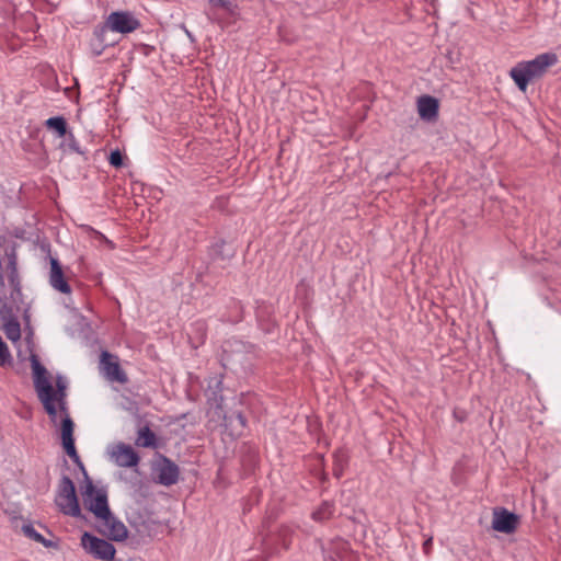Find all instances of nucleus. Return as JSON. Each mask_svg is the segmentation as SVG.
Here are the masks:
<instances>
[{
	"mask_svg": "<svg viewBox=\"0 0 561 561\" xmlns=\"http://www.w3.org/2000/svg\"><path fill=\"white\" fill-rule=\"evenodd\" d=\"M3 273L7 274L11 287L10 300L12 304H18L22 299V288L14 242L0 244V328L7 339L16 342L21 339V325L13 312L12 305L8 302Z\"/></svg>",
	"mask_w": 561,
	"mask_h": 561,
	"instance_id": "nucleus-1",
	"label": "nucleus"
},
{
	"mask_svg": "<svg viewBox=\"0 0 561 561\" xmlns=\"http://www.w3.org/2000/svg\"><path fill=\"white\" fill-rule=\"evenodd\" d=\"M558 61L553 53L538 55L535 59L520 61L510 71L511 78L522 92H526L531 81L538 80L548 71L550 66Z\"/></svg>",
	"mask_w": 561,
	"mask_h": 561,
	"instance_id": "nucleus-2",
	"label": "nucleus"
},
{
	"mask_svg": "<svg viewBox=\"0 0 561 561\" xmlns=\"http://www.w3.org/2000/svg\"><path fill=\"white\" fill-rule=\"evenodd\" d=\"M84 482L85 486L84 491H82L84 507L93 513L98 519L108 516L111 510L106 491L104 489H96L88 473H85Z\"/></svg>",
	"mask_w": 561,
	"mask_h": 561,
	"instance_id": "nucleus-3",
	"label": "nucleus"
},
{
	"mask_svg": "<svg viewBox=\"0 0 561 561\" xmlns=\"http://www.w3.org/2000/svg\"><path fill=\"white\" fill-rule=\"evenodd\" d=\"M37 397H38L39 401L42 402L45 412L48 414L50 421L54 424L57 423V415H58V410H57L56 404L58 405V409H59L62 417H65L66 415H70L68 412L67 401H66V397H67L66 386L62 382L61 378H58V380L56 382V388H54L53 385L50 383V390H48L46 393L47 402L45 401L46 400L45 396L37 394Z\"/></svg>",
	"mask_w": 561,
	"mask_h": 561,
	"instance_id": "nucleus-4",
	"label": "nucleus"
},
{
	"mask_svg": "<svg viewBox=\"0 0 561 561\" xmlns=\"http://www.w3.org/2000/svg\"><path fill=\"white\" fill-rule=\"evenodd\" d=\"M81 545L88 553L96 559L112 561L115 558L116 549L113 543L90 533L85 531L82 535Z\"/></svg>",
	"mask_w": 561,
	"mask_h": 561,
	"instance_id": "nucleus-5",
	"label": "nucleus"
},
{
	"mask_svg": "<svg viewBox=\"0 0 561 561\" xmlns=\"http://www.w3.org/2000/svg\"><path fill=\"white\" fill-rule=\"evenodd\" d=\"M107 26L112 32L129 34L140 28L141 23L130 11H113L107 16Z\"/></svg>",
	"mask_w": 561,
	"mask_h": 561,
	"instance_id": "nucleus-6",
	"label": "nucleus"
},
{
	"mask_svg": "<svg viewBox=\"0 0 561 561\" xmlns=\"http://www.w3.org/2000/svg\"><path fill=\"white\" fill-rule=\"evenodd\" d=\"M73 430H75V423L70 415H66L61 419L60 422V434H61V443L65 453L72 459V461L81 469L83 472V476L85 477V468L77 453L76 446H75V438H73Z\"/></svg>",
	"mask_w": 561,
	"mask_h": 561,
	"instance_id": "nucleus-7",
	"label": "nucleus"
},
{
	"mask_svg": "<svg viewBox=\"0 0 561 561\" xmlns=\"http://www.w3.org/2000/svg\"><path fill=\"white\" fill-rule=\"evenodd\" d=\"M519 523V516L505 507L496 506L492 511V528L499 533L513 534Z\"/></svg>",
	"mask_w": 561,
	"mask_h": 561,
	"instance_id": "nucleus-8",
	"label": "nucleus"
},
{
	"mask_svg": "<svg viewBox=\"0 0 561 561\" xmlns=\"http://www.w3.org/2000/svg\"><path fill=\"white\" fill-rule=\"evenodd\" d=\"M238 5L236 2H210L207 14L209 19L220 25H228L236 22L238 16Z\"/></svg>",
	"mask_w": 561,
	"mask_h": 561,
	"instance_id": "nucleus-9",
	"label": "nucleus"
},
{
	"mask_svg": "<svg viewBox=\"0 0 561 561\" xmlns=\"http://www.w3.org/2000/svg\"><path fill=\"white\" fill-rule=\"evenodd\" d=\"M100 368L103 375L111 381L126 383L128 381L127 375L122 369L117 356L103 351L100 358Z\"/></svg>",
	"mask_w": 561,
	"mask_h": 561,
	"instance_id": "nucleus-10",
	"label": "nucleus"
},
{
	"mask_svg": "<svg viewBox=\"0 0 561 561\" xmlns=\"http://www.w3.org/2000/svg\"><path fill=\"white\" fill-rule=\"evenodd\" d=\"M99 520L101 522L99 531L110 540L121 542L127 539L128 530L126 526L112 512H110L108 516L101 517Z\"/></svg>",
	"mask_w": 561,
	"mask_h": 561,
	"instance_id": "nucleus-11",
	"label": "nucleus"
},
{
	"mask_svg": "<svg viewBox=\"0 0 561 561\" xmlns=\"http://www.w3.org/2000/svg\"><path fill=\"white\" fill-rule=\"evenodd\" d=\"M294 535L295 528L293 526L286 524L280 525L273 538L271 537L270 539L264 540L265 557L262 561H266L268 557L276 553V549L271 547L270 540H274L275 542L279 543L284 550H288L291 545Z\"/></svg>",
	"mask_w": 561,
	"mask_h": 561,
	"instance_id": "nucleus-12",
	"label": "nucleus"
},
{
	"mask_svg": "<svg viewBox=\"0 0 561 561\" xmlns=\"http://www.w3.org/2000/svg\"><path fill=\"white\" fill-rule=\"evenodd\" d=\"M33 378H34V387L37 394L46 396L47 391L50 390V381L48 379L47 369L41 364L39 358L36 354H31L30 356ZM47 399V397H45ZM47 402V400H45Z\"/></svg>",
	"mask_w": 561,
	"mask_h": 561,
	"instance_id": "nucleus-13",
	"label": "nucleus"
},
{
	"mask_svg": "<svg viewBox=\"0 0 561 561\" xmlns=\"http://www.w3.org/2000/svg\"><path fill=\"white\" fill-rule=\"evenodd\" d=\"M50 272H49V284L51 287L65 295H70L72 289L70 284L68 283L67 277L62 271V267L59 261L55 257L50 256Z\"/></svg>",
	"mask_w": 561,
	"mask_h": 561,
	"instance_id": "nucleus-14",
	"label": "nucleus"
},
{
	"mask_svg": "<svg viewBox=\"0 0 561 561\" xmlns=\"http://www.w3.org/2000/svg\"><path fill=\"white\" fill-rule=\"evenodd\" d=\"M324 561H342L346 559L351 552L350 543L337 537L330 541L328 548L321 545Z\"/></svg>",
	"mask_w": 561,
	"mask_h": 561,
	"instance_id": "nucleus-15",
	"label": "nucleus"
},
{
	"mask_svg": "<svg viewBox=\"0 0 561 561\" xmlns=\"http://www.w3.org/2000/svg\"><path fill=\"white\" fill-rule=\"evenodd\" d=\"M115 462L119 467H136L139 463V455L134 448L124 443H119L112 454Z\"/></svg>",
	"mask_w": 561,
	"mask_h": 561,
	"instance_id": "nucleus-16",
	"label": "nucleus"
},
{
	"mask_svg": "<svg viewBox=\"0 0 561 561\" xmlns=\"http://www.w3.org/2000/svg\"><path fill=\"white\" fill-rule=\"evenodd\" d=\"M417 111L422 119L434 121L438 116V100L431 95H422L417 99Z\"/></svg>",
	"mask_w": 561,
	"mask_h": 561,
	"instance_id": "nucleus-17",
	"label": "nucleus"
},
{
	"mask_svg": "<svg viewBox=\"0 0 561 561\" xmlns=\"http://www.w3.org/2000/svg\"><path fill=\"white\" fill-rule=\"evenodd\" d=\"M56 505L59 507L60 512L65 515H69L72 517L81 516V510L78 501L77 493L71 494H57L56 496Z\"/></svg>",
	"mask_w": 561,
	"mask_h": 561,
	"instance_id": "nucleus-18",
	"label": "nucleus"
},
{
	"mask_svg": "<svg viewBox=\"0 0 561 561\" xmlns=\"http://www.w3.org/2000/svg\"><path fill=\"white\" fill-rule=\"evenodd\" d=\"M180 470L178 465L164 457L159 468V482L163 485L175 484L179 480Z\"/></svg>",
	"mask_w": 561,
	"mask_h": 561,
	"instance_id": "nucleus-19",
	"label": "nucleus"
},
{
	"mask_svg": "<svg viewBox=\"0 0 561 561\" xmlns=\"http://www.w3.org/2000/svg\"><path fill=\"white\" fill-rule=\"evenodd\" d=\"M216 403L211 405L207 412L208 424H214L213 430L217 426L224 427V432L226 433V424L229 421V415L226 413L222 407V398L220 401L215 400Z\"/></svg>",
	"mask_w": 561,
	"mask_h": 561,
	"instance_id": "nucleus-20",
	"label": "nucleus"
},
{
	"mask_svg": "<svg viewBox=\"0 0 561 561\" xmlns=\"http://www.w3.org/2000/svg\"><path fill=\"white\" fill-rule=\"evenodd\" d=\"M241 463L245 472L252 473L259 463L257 449L249 444L241 447Z\"/></svg>",
	"mask_w": 561,
	"mask_h": 561,
	"instance_id": "nucleus-21",
	"label": "nucleus"
},
{
	"mask_svg": "<svg viewBox=\"0 0 561 561\" xmlns=\"http://www.w3.org/2000/svg\"><path fill=\"white\" fill-rule=\"evenodd\" d=\"M247 426V419L241 412H233L229 415L226 424V433L230 436H240Z\"/></svg>",
	"mask_w": 561,
	"mask_h": 561,
	"instance_id": "nucleus-22",
	"label": "nucleus"
},
{
	"mask_svg": "<svg viewBox=\"0 0 561 561\" xmlns=\"http://www.w3.org/2000/svg\"><path fill=\"white\" fill-rule=\"evenodd\" d=\"M136 438V445L144 448H156L157 437L156 434L150 430L148 425H145L138 430Z\"/></svg>",
	"mask_w": 561,
	"mask_h": 561,
	"instance_id": "nucleus-23",
	"label": "nucleus"
},
{
	"mask_svg": "<svg viewBox=\"0 0 561 561\" xmlns=\"http://www.w3.org/2000/svg\"><path fill=\"white\" fill-rule=\"evenodd\" d=\"M45 126L55 131L60 138L66 137L68 134V123L64 116H54L45 122Z\"/></svg>",
	"mask_w": 561,
	"mask_h": 561,
	"instance_id": "nucleus-24",
	"label": "nucleus"
},
{
	"mask_svg": "<svg viewBox=\"0 0 561 561\" xmlns=\"http://www.w3.org/2000/svg\"><path fill=\"white\" fill-rule=\"evenodd\" d=\"M334 504L329 501H324L321 505L312 513L311 517L316 522L323 523L333 517Z\"/></svg>",
	"mask_w": 561,
	"mask_h": 561,
	"instance_id": "nucleus-25",
	"label": "nucleus"
},
{
	"mask_svg": "<svg viewBox=\"0 0 561 561\" xmlns=\"http://www.w3.org/2000/svg\"><path fill=\"white\" fill-rule=\"evenodd\" d=\"M333 457V476L339 479L343 474L344 467L346 466L347 455L345 454L344 450L339 449L334 453Z\"/></svg>",
	"mask_w": 561,
	"mask_h": 561,
	"instance_id": "nucleus-26",
	"label": "nucleus"
},
{
	"mask_svg": "<svg viewBox=\"0 0 561 561\" xmlns=\"http://www.w3.org/2000/svg\"><path fill=\"white\" fill-rule=\"evenodd\" d=\"M22 530L27 538L36 542H39L47 548L53 546V542L50 540L45 539L39 533H37L32 524L23 525Z\"/></svg>",
	"mask_w": 561,
	"mask_h": 561,
	"instance_id": "nucleus-27",
	"label": "nucleus"
},
{
	"mask_svg": "<svg viewBox=\"0 0 561 561\" xmlns=\"http://www.w3.org/2000/svg\"><path fill=\"white\" fill-rule=\"evenodd\" d=\"M76 493V486L73 481L68 477L64 476L59 483V489L57 494H73Z\"/></svg>",
	"mask_w": 561,
	"mask_h": 561,
	"instance_id": "nucleus-28",
	"label": "nucleus"
},
{
	"mask_svg": "<svg viewBox=\"0 0 561 561\" xmlns=\"http://www.w3.org/2000/svg\"><path fill=\"white\" fill-rule=\"evenodd\" d=\"M108 31H111V28L107 26L106 19L102 24L98 25L94 28L93 34L100 45H107V46L110 45V44L105 43V35Z\"/></svg>",
	"mask_w": 561,
	"mask_h": 561,
	"instance_id": "nucleus-29",
	"label": "nucleus"
},
{
	"mask_svg": "<svg viewBox=\"0 0 561 561\" xmlns=\"http://www.w3.org/2000/svg\"><path fill=\"white\" fill-rule=\"evenodd\" d=\"M12 357L9 352V348L7 344L3 342L2 337L0 336V366L11 365Z\"/></svg>",
	"mask_w": 561,
	"mask_h": 561,
	"instance_id": "nucleus-30",
	"label": "nucleus"
},
{
	"mask_svg": "<svg viewBox=\"0 0 561 561\" xmlns=\"http://www.w3.org/2000/svg\"><path fill=\"white\" fill-rule=\"evenodd\" d=\"M65 138L67 141V146L71 151L79 153V154H84V151L81 150L75 135L70 130H68V134L66 135Z\"/></svg>",
	"mask_w": 561,
	"mask_h": 561,
	"instance_id": "nucleus-31",
	"label": "nucleus"
},
{
	"mask_svg": "<svg viewBox=\"0 0 561 561\" xmlns=\"http://www.w3.org/2000/svg\"><path fill=\"white\" fill-rule=\"evenodd\" d=\"M108 162H110V164L112 167L122 168L123 164H124V156H123V153L118 149L113 150L110 153Z\"/></svg>",
	"mask_w": 561,
	"mask_h": 561,
	"instance_id": "nucleus-32",
	"label": "nucleus"
},
{
	"mask_svg": "<svg viewBox=\"0 0 561 561\" xmlns=\"http://www.w3.org/2000/svg\"><path fill=\"white\" fill-rule=\"evenodd\" d=\"M453 415L460 423L465 422L468 416L467 412L465 410H460V409H455L453 412Z\"/></svg>",
	"mask_w": 561,
	"mask_h": 561,
	"instance_id": "nucleus-33",
	"label": "nucleus"
},
{
	"mask_svg": "<svg viewBox=\"0 0 561 561\" xmlns=\"http://www.w3.org/2000/svg\"><path fill=\"white\" fill-rule=\"evenodd\" d=\"M432 545H433V538L430 537L428 539H426L423 543V551L426 556H428L431 553V550H432Z\"/></svg>",
	"mask_w": 561,
	"mask_h": 561,
	"instance_id": "nucleus-34",
	"label": "nucleus"
},
{
	"mask_svg": "<svg viewBox=\"0 0 561 561\" xmlns=\"http://www.w3.org/2000/svg\"><path fill=\"white\" fill-rule=\"evenodd\" d=\"M106 46H107V45H100V44H98V46H96V47H93V48H92V53H93V55H94V56H100V55L103 53V50H104V48H105Z\"/></svg>",
	"mask_w": 561,
	"mask_h": 561,
	"instance_id": "nucleus-35",
	"label": "nucleus"
},
{
	"mask_svg": "<svg viewBox=\"0 0 561 561\" xmlns=\"http://www.w3.org/2000/svg\"><path fill=\"white\" fill-rule=\"evenodd\" d=\"M320 480L321 482H325L328 480V474L324 471L320 473Z\"/></svg>",
	"mask_w": 561,
	"mask_h": 561,
	"instance_id": "nucleus-36",
	"label": "nucleus"
},
{
	"mask_svg": "<svg viewBox=\"0 0 561 561\" xmlns=\"http://www.w3.org/2000/svg\"><path fill=\"white\" fill-rule=\"evenodd\" d=\"M199 325V330L203 331V333H205L206 331V325L205 323H197Z\"/></svg>",
	"mask_w": 561,
	"mask_h": 561,
	"instance_id": "nucleus-37",
	"label": "nucleus"
},
{
	"mask_svg": "<svg viewBox=\"0 0 561 561\" xmlns=\"http://www.w3.org/2000/svg\"><path fill=\"white\" fill-rule=\"evenodd\" d=\"M319 460L322 463L323 462V456H319Z\"/></svg>",
	"mask_w": 561,
	"mask_h": 561,
	"instance_id": "nucleus-38",
	"label": "nucleus"
}]
</instances>
